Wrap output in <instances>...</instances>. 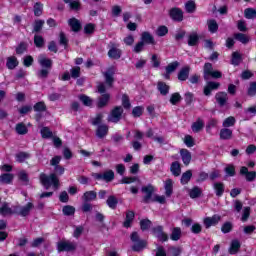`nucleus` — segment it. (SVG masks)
<instances>
[{
	"label": "nucleus",
	"mask_w": 256,
	"mask_h": 256,
	"mask_svg": "<svg viewBox=\"0 0 256 256\" xmlns=\"http://www.w3.org/2000/svg\"><path fill=\"white\" fill-rule=\"evenodd\" d=\"M232 65H239L241 63V54L238 52H234L232 54V60H231Z\"/></svg>",
	"instance_id": "49"
},
{
	"label": "nucleus",
	"mask_w": 256,
	"mask_h": 256,
	"mask_svg": "<svg viewBox=\"0 0 256 256\" xmlns=\"http://www.w3.org/2000/svg\"><path fill=\"white\" fill-rule=\"evenodd\" d=\"M158 37H165L166 33H169V29L166 26H160L156 31Z\"/></svg>",
	"instance_id": "57"
},
{
	"label": "nucleus",
	"mask_w": 256,
	"mask_h": 256,
	"mask_svg": "<svg viewBox=\"0 0 256 256\" xmlns=\"http://www.w3.org/2000/svg\"><path fill=\"white\" fill-rule=\"evenodd\" d=\"M142 42L153 45V43H155V40L149 32H144L142 33Z\"/></svg>",
	"instance_id": "32"
},
{
	"label": "nucleus",
	"mask_w": 256,
	"mask_h": 256,
	"mask_svg": "<svg viewBox=\"0 0 256 256\" xmlns=\"http://www.w3.org/2000/svg\"><path fill=\"white\" fill-rule=\"evenodd\" d=\"M235 121V117L230 116L223 121V127H233V125H235Z\"/></svg>",
	"instance_id": "46"
},
{
	"label": "nucleus",
	"mask_w": 256,
	"mask_h": 256,
	"mask_svg": "<svg viewBox=\"0 0 256 256\" xmlns=\"http://www.w3.org/2000/svg\"><path fill=\"white\" fill-rule=\"evenodd\" d=\"M0 181L1 183H11V181H13V174H9V173H6V174H2L0 176Z\"/></svg>",
	"instance_id": "43"
},
{
	"label": "nucleus",
	"mask_w": 256,
	"mask_h": 256,
	"mask_svg": "<svg viewBox=\"0 0 256 256\" xmlns=\"http://www.w3.org/2000/svg\"><path fill=\"white\" fill-rule=\"evenodd\" d=\"M180 155L184 165H189V163H191V152H189V150L181 149Z\"/></svg>",
	"instance_id": "16"
},
{
	"label": "nucleus",
	"mask_w": 256,
	"mask_h": 256,
	"mask_svg": "<svg viewBox=\"0 0 256 256\" xmlns=\"http://www.w3.org/2000/svg\"><path fill=\"white\" fill-rule=\"evenodd\" d=\"M122 106L124 107V109H131V102L127 94L122 95Z\"/></svg>",
	"instance_id": "48"
},
{
	"label": "nucleus",
	"mask_w": 256,
	"mask_h": 256,
	"mask_svg": "<svg viewBox=\"0 0 256 256\" xmlns=\"http://www.w3.org/2000/svg\"><path fill=\"white\" fill-rule=\"evenodd\" d=\"M220 86L221 84L218 82H208L204 88V95H211V92L215 89H219Z\"/></svg>",
	"instance_id": "14"
},
{
	"label": "nucleus",
	"mask_w": 256,
	"mask_h": 256,
	"mask_svg": "<svg viewBox=\"0 0 256 256\" xmlns=\"http://www.w3.org/2000/svg\"><path fill=\"white\" fill-rule=\"evenodd\" d=\"M62 211L64 215H73L75 213V208L73 206H64Z\"/></svg>",
	"instance_id": "59"
},
{
	"label": "nucleus",
	"mask_w": 256,
	"mask_h": 256,
	"mask_svg": "<svg viewBox=\"0 0 256 256\" xmlns=\"http://www.w3.org/2000/svg\"><path fill=\"white\" fill-rule=\"evenodd\" d=\"M93 177L94 179H98V181H106L109 183V181H113V179H115V173L112 170H108L103 174H93Z\"/></svg>",
	"instance_id": "7"
},
{
	"label": "nucleus",
	"mask_w": 256,
	"mask_h": 256,
	"mask_svg": "<svg viewBox=\"0 0 256 256\" xmlns=\"http://www.w3.org/2000/svg\"><path fill=\"white\" fill-rule=\"evenodd\" d=\"M201 188L199 187H194L191 190H189V196L191 197V199H197V197L201 196Z\"/></svg>",
	"instance_id": "35"
},
{
	"label": "nucleus",
	"mask_w": 256,
	"mask_h": 256,
	"mask_svg": "<svg viewBox=\"0 0 256 256\" xmlns=\"http://www.w3.org/2000/svg\"><path fill=\"white\" fill-rule=\"evenodd\" d=\"M184 143L186 147H194L195 146V139L191 135H186L184 137Z\"/></svg>",
	"instance_id": "45"
},
{
	"label": "nucleus",
	"mask_w": 256,
	"mask_h": 256,
	"mask_svg": "<svg viewBox=\"0 0 256 256\" xmlns=\"http://www.w3.org/2000/svg\"><path fill=\"white\" fill-rule=\"evenodd\" d=\"M170 169L171 173L175 177H179V175H181V164H179V162H173Z\"/></svg>",
	"instance_id": "23"
},
{
	"label": "nucleus",
	"mask_w": 256,
	"mask_h": 256,
	"mask_svg": "<svg viewBox=\"0 0 256 256\" xmlns=\"http://www.w3.org/2000/svg\"><path fill=\"white\" fill-rule=\"evenodd\" d=\"M27 159H29V154H27L25 152H20V153L16 154V161L18 163H23V161H27Z\"/></svg>",
	"instance_id": "44"
},
{
	"label": "nucleus",
	"mask_w": 256,
	"mask_h": 256,
	"mask_svg": "<svg viewBox=\"0 0 256 256\" xmlns=\"http://www.w3.org/2000/svg\"><path fill=\"white\" fill-rule=\"evenodd\" d=\"M34 44L36 45V47H43V45H45V40L43 39L42 36L35 35Z\"/></svg>",
	"instance_id": "50"
},
{
	"label": "nucleus",
	"mask_w": 256,
	"mask_h": 256,
	"mask_svg": "<svg viewBox=\"0 0 256 256\" xmlns=\"http://www.w3.org/2000/svg\"><path fill=\"white\" fill-rule=\"evenodd\" d=\"M213 187L217 197H221V195H223V193L225 192V185H223V183L221 182L214 183Z\"/></svg>",
	"instance_id": "22"
},
{
	"label": "nucleus",
	"mask_w": 256,
	"mask_h": 256,
	"mask_svg": "<svg viewBox=\"0 0 256 256\" xmlns=\"http://www.w3.org/2000/svg\"><path fill=\"white\" fill-rule=\"evenodd\" d=\"M19 65V62L17 61V58L15 56H11L7 59L6 66L8 69H15Z\"/></svg>",
	"instance_id": "28"
},
{
	"label": "nucleus",
	"mask_w": 256,
	"mask_h": 256,
	"mask_svg": "<svg viewBox=\"0 0 256 256\" xmlns=\"http://www.w3.org/2000/svg\"><path fill=\"white\" fill-rule=\"evenodd\" d=\"M246 177V181H255V177H256V172L255 171H251L249 173H247Z\"/></svg>",
	"instance_id": "64"
},
{
	"label": "nucleus",
	"mask_w": 256,
	"mask_h": 256,
	"mask_svg": "<svg viewBox=\"0 0 256 256\" xmlns=\"http://www.w3.org/2000/svg\"><path fill=\"white\" fill-rule=\"evenodd\" d=\"M239 249H241V242L239 240H232L229 248L230 255H235Z\"/></svg>",
	"instance_id": "19"
},
{
	"label": "nucleus",
	"mask_w": 256,
	"mask_h": 256,
	"mask_svg": "<svg viewBox=\"0 0 256 256\" xmlns=\"http://www.w3.org/2000/svg\"><path fill=\"white\" fill-rule=\"evenodd\" d=\"M108 56L110 59H120L121 58V50L117 48H112L108 52Z\"/></svg>",
	"instance_id": "31"
},
{
	"label": "nucleus",
	"mask_w": 256,
	"mask_h": 256,
	"mask_svg": "<svg viewBox=\"0 0 256 256\" xmlns=\"http://www.w3.org/2000/svg\"><path fill=\"white\" fill-rule=\"evenodd\" d=\"M16 131L19 135H25L27 133V126L23 123L17 124Z\"/></svg>",
	"instance_id": "51"
},
{
	"label": "nucleus",
	"mask_w": 256,
	"mask_h": 256,
	"mask_svg": "<svg viewBox=\"0 0 256 256\" xmlns=\"http://www.w3.org/2000/svg\"><path fill=\"white\" fill-rule=\"evenodd\" d=\"M40 181L45 189H49L51 185L54 187V189H59V178H57V175L55 174H51L50 176L41 174Z\"/></svg>",
	"instance_id": "1"
},
{
	"label": "nucleus",
	"mask_w": 256,
	"mask_h": 256,
	"mask_svg": "<svg viewBox=\"0 0 256 256\" xmlns=\"http://www.w3.org/2000/svg\"><path fill=\"white\" fill-rule=\"evenodd\" d=\"M207 25H208V31H210V33H217V30L219 29V24H217V21L208 20Z\"/></svg>",
	"instance_id": "26"
},
{
	"label": "nucleus",
	"mask_w": 256,
	"mask_h": 256,
	"mask_svg": "<svg viewBox=\"0 0 256 256\" xmlns=\"http://www.w3.org/2000/svg\"><path fill=\"white\" fill-rule=\"evenodd\" d=\"M185 9H186L187 13H193V11H195V2L188 1L185 4Z\"/></svg>",
	"instance_id": "58"
},
{
	"label": "nucleus",
	"mask_w": 256,
	"mask_h": 256,
	"mask_svg": "<svg viewBox=\"0 0 256 256\" xmlns=\"http://www.w3.org/2000/svg\"><path fill=\"white\" fill-rule=\"evenodd\" d=\"M170 239H172V241H179L181 239V228H173Z\"/></svg>",
	"instance_id": "33"
},
{
	"label": "nucleus",
	"mask_w": 256,
	"mask_h": 256,
	"mask_svg": "<svg viewBox=\"0 0 256 256\" xmlns=\"http://www.w3.org/2000/svg\"><path fill=\"white\" fill-rule=\"evenodd\" d=\"M179 67V62L175 61L170 63L167 67H166V71L167 73H173V71H175V69H177Z\"/></svg>",
	"instance_id": "54"
},
{
	"label": "nucleus",
	"mask_w": 256,
	"mask_h": 256,
	"mask_svg": "<svg viewBox=\"0 0 256 256\" xmlns=\"http://www.w3.org/2000/svg\"><path fill=\"white\" fill-rule=\"evenodd\" d=\"M157 87L161 95H167V93H169V85H167L165 82H158Z\"/></svg>",
	"instance_id": "34"
},
{
	"label": "nucleus",
	"mask_w": 256,
	"mask_h": 256,
	"mask_svg": "<svg viewBox=\"0 0 256 256\" xmlns=\"http://www.w3.org/2000/svg\"><path fill=\"white\" fill-rule=\"evenodd\" d=\"M203 127H205V122H203V120L201 119H198L196 122L192 124V131L194 133H199V131H201Z\"/></svg>",
	"instance_id": "24"
},
{
	"label": "nucleus",
	"mask_w": 256,
	"mask_h": 256,
	"mask_svg": "<svg viewBox=\"0 0 256 256\" xmlns=\"http://www.w3.org/2000/svg\"><path fill=\"white\" fill-rule=\"evenodd\" d=\"M31 209H33V203L31 202H28L25 206H14V212L21 215V217H27L31 213Z\"/></svg>",
	"instance_id": "5"
},
{
	"label": "nucleus",
	"mask_w": 256,
	"mask_h": 256,
	"mask_svg": "<svg viewBox=\"0 0 256 256\" xmlns=\"http://www.w3.org/2000/svg\"><path fill=\"white\" fill-rule=\"evenodd\" d=\"M107 205L110 209H115L117 207V198L115 196H110L107 199Z\"/></svg>",
	"instance_id": "47"
},
{
	"label": "nucleus",
	"mask_w": 256,
	"mask_h": 256,
	"mask_svg": "<svg viewBox=\"0 0 256 256\" xmlns=\"http://www.w3.org/2000/svg\"><path fill=\"white\" fill-rule=\"evenodd\" d=\"M140 227H141L142 231H147V229H149V227H151L150 220L149 219L141 220Z\"/></svg>",
	"instance_id": "55"
},
{
	"label": "nucleus",
	"mask_w": 256,
	"mask_h": 256,
	"mask_svg": "<svg viewBox=\"0 0 256 256\" xmlns=\"http://www.w3.org/2000/svg\"><path fill=\"white\" fill-rule=\"evenodd\" d=\"M227 93L225 92H219L216 94V101L219 103L220 107H223L227 103Z\"/></svg>",
	"instance_id": "20"
},
{
	"label": "nucleus",
	"mask_w": 256,
	"mask_h": 256,
	"mask_svg": "<svg viewBox=\"0 0 256 256\" xmlns=\"http://www.w3.org/2000/svg\"><path fill=\"white\" fill-rule=\"evenodd\" d=\"M13 213H15V206L11 208L8 203L2 204L0 208V215L5 217L7 215H13Z\"/></svg>",
	"instance_id": "15"
},
{
	"label": "nucleus",
	"mask_w": 256,
	"mask_h": 256,
	"mask_svg": "<svg viewBox=\"0 0 256 256\" xmlns=\"http://www.w3.org/2000/svg\"><path fill=\"white\" fill-rule=\"evenodd\" d=\"M219 221H221V217L216 214L212 217L204 218L203 223H204L206 229H209V227H213V226L217 225L219 223Z\"/></svg>",
	"instance_id": "9"
},
{
	"label": "nucleus",
	"mask_w": 256,
	"mask_h": 256,
	"mask_svg": "<svg viewBox=\"0 0 256 256\" xmlns=\"http://www.w3.org/2000/svg\"><path fill=\"white\" fill-rule=\"evenodd\" d=\"M84 201H95L97 199V192L95 191H87L83 195Z\"/></svg>",
	"instance_id": "30"
},
{
	"label": "nucleus",
	"mask_w": 256,
	"mask_h": 256,
	"mask_svg": "<svg viewBox=\"0 0 256 256\" xmlns=\"http://www.w3.org/2000/svg\"><path fill=\"white\" fill-rule=\"evenodd\" d=\"M109 131V128L107 125H100L97 128L96 135L97 137L103 138L105 135H107V132Z\"/></svg>",
	"instance_id": "27"
},
{
	"label": "nucleus",
	"mask_w": 256,
	"mask_h": 256,
	"mask_svg": "<svg viewBox=\"0 0 256 256\" xmlns=\"http://www.w3.org/2000/svg\"><path fill=\"white\" fill-rule=\"evenodd\" d=\"M189 71H191V68H189V66H185L184 68H182L178 73L179 81H187V79H189Z\"/></svg>",
	"instance_id": "17"
},
{
	"label": "nucleus",
	"mask_w": 256,
	"mask_h": 256,
	"mask_svg": "<svg viewBox=\"0 0 256 256\" xmlns=\"http://www.w3.org/2000/svg\"><path fill=\"white\" fill-rule=\"evenodd\" d=\"M164 189L166 197H171V195H173V180H166L164 182Z\"/></svg>",
	"instance_id": "18"
},
{
	"label": "nucleus",
	"mask_w": 256,
	"mask_h": 256,
	"mask_svg": "<svg viewBox=\"0 0 256 256\" xmlns=\"http://www.w3.org/2000/svg\"><path fill=\"white\" fill-rule=\"evenodd\" d=\"M131 241L134 243L132 246L133 251H143V249L147 247V242L139 239V234H137V232L131 234Z\"/></svg>",
	"instance_id": "3"
},
{
	"label": "nucleus",
	"mask_w": 256,
	"mask_h": 256,
	"mask_svg": "<svg viewBox=\"0 0 256 256\" xmlns=\"http://www.w3.org/2000/svg\"><path fill=\"white\" fill-rule=\"evenodd\" d=\"M143 111H145V108L142 106H136L132 110L133 117H141L143 115Z\"/></svg>",
	"instance_id": "41"
},
{
	"label": "nucleus",
	"mask_w": 256,
	"mask_h": 256,
	"mask_svg": "<svg viewBox=\"0 0 256 256\" xmlns=\"http://www.w3.org/2000/svg\"><path fill=\"white\" fill-rule=\"evenodd\" d=\"M79 99L83 103V105H85L86 107H91V105H93V100L89 98V96L80 95Z\"/></svg>",
	"instance_id": "38"
},
{
	"label": "nucleus",
	"mask_w": 256,
	"mask_h": 256,
	"mask_svg": "<svg viewBox=\"0 0 256 256\" xmlns=\"http://www.w3.org/2000/svg\"><path fill=\"white\" fill-rule=\"evenodd\" d=\"M109 99H111L110 94H103L100 98H98L97 107L99 109H103V107H107V105L109 104Z\"/></svg>",
	"instance_id": "13"
},
{
	"label": "nucleus",
	"mask_w": 256,
	"mask_h": 256,
	"mask_svg": "<svg viewBox=\"0 0 256 256\" xmlns=\"http://www.w3.org/2000/svg\"><path fill=\"white\" fill-rule=\"evenodd\" d=\"M133 219H135V213L133 211H128L126 213V219L124 221V227L129 228L131 227V223H133Z\"/></svg>",
	"instance_id": "21"
},
{
	"label": "nucleus",
	"mask_w": 256,
	"mask_h": 256,
	"mask_svg": "<svg viewBox=\"0 0 256 256\" xmlns=\"http://www.w3.org/2000/svg\"><path fill=\"white\" fill-rule=\"evenodd\" d=\"M103 121V113H99L96 117L92 120V125H99Z\"/></svg>",
	"instance_id": "62"
},
{
	"label": "nucleus",
	"mask_w": 256,
	"mask_h": 256,
	"mask_svg": "<svg viewBox=\"0 0 256 256\" xmlns=\"http://www.w3.org/2000/svg\"><path fill=\"white\" fill-rule=\"evenodd\" d=\"M122 115H123V107L117 106L111 111L108 117V121H110L111 123H119V121H121Z\"/></svg>",
	"instance_id": "4"
},
{
	"label": "nucleus",
	"mask_w": 256,
	"mask_h": 256,
	"mask_svg": "<svg viewBox=\"0 0 256 256\" xmlns=\"http://www.w3.org/2000/svg\"><path fill=\"white\" fill-rule=\"evenodd\" d=\"M34 111H45V103L38 102L34 106Z\"/></svg>",
	"instance_id": "63"
},
{
	"label": "nucleus",
	"mask_w": 256,
	"mask_h": 256,
	"mask_svg": "<svg viewBox=\"0 0 256 256\" xmlns=\"http://www.w3.org/2000/svg\"><path fill=\"white\" fill-rule=\"evenodd\" d=\"M210 77H212V79H221V77H223V74L218 70H213V65L211 63H206L204 65L205 81H209Z\"/></svg>",
	"instance_id": "2"
},
{
	"label": "nucleus",
	"mask_w": 256,
	"mask_h": 256,
	"mask_svg": "<svg viewBox=\"0 0 256 256\" xmlns=\"http://www.w3.org/2000/svg\"><path fill=\"white\" fill-rule=\"evenodd\" d=\"M113 75H115V68L111 67L104 73V78L106 82V87L110 89V87H113Z\"/></svg>",
	"instance_id": "8"
},
{
	"label": "nucleus",
	"mask_w": 256,
	"mask_h": 256,
	"mask_svg": "<svg viewBox=\"0 0 256 256\" xmlns=\"http://www.w3.org/2000/svg\"><path fill=\"white\" fill-rule=\"evenodd\" d=\"M153 191H154V188L151 185L145 186L142 188V193L146 194V201H149V197H151V195L153 194Z\"/></svg>",
	"instance_id": "42"
},
{
	"label": "nucleus",
	"mask_w": 256,
	"mask_h": 256,
	"mask_svg": "<svg viewBox=\"0 0 256 256\" xmlns=\"http://www.w3.org/2000/svg\"><path fill=\"white\" fill-rule=\"evenodd\" d=\"M43 139H51L53 132L48 127H43L40 131Z\"/></svg>",
	"instance_id": "36"
},
{
	"label": "nucleus",
	"mask_w": 256,
	"mask_h": 256,
	"mask_svg": "<svg viewBox=\"0 0 256 256\" xmlns=\"http://www.w3.org/2000/svg\"><path fill=\"white\" fill-rule=\"evenodd\" d=\"M246 19H256V10L253 8H248L244 11Z\"/></svg>",
	"instance_id": "40"
},
{
	"label": "nucleus",
	"mask_w": 256,
	"mask_h": 256,
	"mask_svg": "<svg viewBox=\"0 0 256 256\" xmlns=\"http://www.w3.org/2000/svg\"><path fill=\"white\" fill-rule=\"evenodd\" d=\"M153 233L155 237L159 239V241H167L169 239V236L165 232H163V227L162 226H157L154 228Z\"/></svg>",
	"instance_id": "10"
},
{
	"label": "nucleus",
	"mask_w": 256,
	"mask_h": 256,
	"mask_svg": "<svg viewBox=\"0 0 256 256\" xmlns=\"http://www.w3.org/2000/svg\"><path fill=\"white\" fill-rule=\"evenodd\" d=\"M72 31H79L81 29V22H79V20L75 19V18H71L69 21H68Z\"/></svg>",
	"instance_id": "25"
},
{
	"label": "nucleus",
	"mask_w": 256,
	"mask_h": 256,
	"mask_svg": "<svg viewBox=\"0 0 256 256\" xmlns=\"http://www.w3.org/2000/svg\"><path fill=\"white\" fill-rule=\"evenodd\" d=\"M38 63L41 65V67H44L45 69H51L53 65V61L45 57V55H40L38 57Z\"/></svg>",
	"instance_id": "11"
},
{
	"label": "nucleus",
	"mask_w": 256,
	"mask_h": 256,
	"mask_svg": "<svg viewBox=\"0 0 256 256\" xmlns=\"http://www.w3.org/2000/svg\"><path fill=\"white\" fill-rule=\"evenodd\" d=\"M235 39H237V41H240V43H248L249 42V37H247L245 34H241V33L236 34Z\"/></svg>",
	"instance_id": "56"
},
{
	"label": "nucleus",
	"mask_w": 256,
	"mask_h": 256,
	"mask_svg": "<svg viewBox=\"0 0 256 256\" xmlns=\"http://www.w3.org/2000/svg\"><path fill=\"white\" fill-rule=\"evenodd\" d=\"M181 101V95L179 93H174L170 97V103L172 105H177Z\"/></svg>",
	"instance_id": "52"
},
{
	"label": "nucleus",
	"mask_w": 256,
	"mask_h": 256,
	"mask_svg": "<svg viewBox=\"0 0 256 256\" xmlns=\"http://www.w3.org/2000/svg\"><path fill=\"white\" fill-rule=\"evenodd\" d=\"M232 135H233V131H231V129L224 128L220 131V137L222 139H230Z\"/></svg>",
	"instance_id": "37"
},
{
	"label": "nucleus",
	"mask_w": 256,
	"mask_h": 256,
	"mask_svg": "<svg viewBox=\"0 0 256 256\" xmlns=\"http://www.w3.org/2000/svg\"><path fill=\"white\" fill-rule=\"evenodd\" d=\"M41 13H43V4L36 3L34 5V14L36 15V17H39L41 16Z\"/></svg>",
	"instance_id": "53"
},
{
	"label": "nucleus",
	"mask_w": 256,
	"mask_h": 256,
	"mask_svg": "<svg viewBox=\"0 0 256 256\" xmlns=\"http://www.w3.org/2000/svg\"><path fill=\"white\" fill-rule=\"evenodd\" d=\"M58 251H75L77 248V244L67 241V240H62L58 242L57 244Z\"/></svg>",
	"instance_id": "6"
},
{
	"label": "nucleus",
	"mask_w": 256,
	"mask_h": 256,
	"mask_svg": "<svg viewBox=\"0 0 256 256\" xmlns=\"http://www.w3.org/2000/svg\"><path fill=\"white\" fill-rule=\"evenodd\" d=\"M170 17L173 21H183V11L179 8H173L170 10Z\"/></svg>",
	"instance_id": "12"
},
{
	"label": "nucleus",
	"mask_w": 256,
	"mask_h": 256,
	"mask_svg": "<svg viewBox=\"0 0 256 256\" xmlns=\"http://www.w3.org/2000/svg\"><path fill=\"white\" fill-rule=\"evenodd\" d=\"M191 177H193V172H191V170H188L185 173H183L181 177L182 185H187V183L191 181Z\"/></svg>",
	"instance_id": "29"
},
{
	"label": "nucleus",
	"mask_w": 256,
	"mask_h": 256,
	"mask_svg": "<svg viewBox=\"0 0 256 256\" xmlns=\"http://www.w3.org/2000/svg\"><path fill=\"white\" fill-rule=\"evenodd\" d=\"M197 41H199V36L197 35V33L190 34V36L188 38V45L193 47V46L197 45Z\"/></svg>",
	"instance_id": "39"
},
{
	"label": "nucleus",
	"mask_w": 256,
	"mask_h": 256,
	"mask_svg": "<svg viewBox=\"0 0 256 256\" xmlns=\"http://www.w3.org/2000/svg\"><path fill=\"white\" fill-rule=\"evenodd\" d=\"M225 173H226V175H229V177H233V175H235V166L228 165L225 168Z\"/></svg>",
	"instance_id": "61"
},
{
	"label": "nucleus",
	"mask_w": 256,
	"mask_h": 256,
	"mask_svg": "<svg viewBox=\"0 0 256 256\" xmlns=\"http://www.w3.org/2000/svg\"><path fill=\"white\" fill-rule=\"evenodd\" d=\"M95 31V25L94 24H87L85 27H84V32L87 34V35H91V33H93Z\"/></svg>",
	"instance_id": "60"
}]
</instances>
